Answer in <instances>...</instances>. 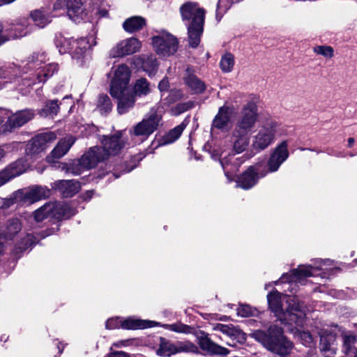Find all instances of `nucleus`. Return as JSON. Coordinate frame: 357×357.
<instances>
[{
	"mask_svg": "<svg viewBox=\"0 0 357 357\" xmlns=\"http://www.w3.org/2000/svg\"><path fill=\"white\" fill-rule=\"evenodd\" d=\"M107 158V153L102 147L93 146L89 149L81 158L71 167L70 172L79 175L82 171L95 167L98 162Z\"/></svg>",
	"mask_w": 357,
	"mask_h": 357,
	"instance_id": "nucleus-10",
	"label": "nucleus"
},
{
	"mask_svg": "<svg viewBox=\"0 0 357 357\" xmlns=\"http://www.w3.org/2000/svg\"><path fill=\"white\" fill-rule=\"evenodd\" d=\"M271 310L282 324L301 326L306 317L305 308L298 297L284 295L273 291L267 296Z\"/></svg>",
	"mask_w": 357,
	"mask_h": 357,
	"instance_id": "nucleus-1",
	"label": "nucleus"
},
{
	"mask_svg": "<svg viewBox=\"0 0 357 357\" xmlns=\"http://www.w3.org/2000/svg\"><path fill=\"white\" fill-rule=\"evenodd\" d=\"M214 331H220L227 335L232 342L236 341L238 343L243 344L245 342V334L238 327L233 324H216L213 325Z\"/></svg>",
	"mask_w": 357,
	"mask_h": 357,
	"instance_id": "nucleus-27",
	"label": "nucleus"
},
{
	"mask_svg": "<svg viewBox=\"0 0 357 357\" xmlns=\"http://www.w3.org/2000/svg\"><path fill=\"white\" fill-rule=\"evenodd\" d=\"M107 158V153L102 147L93 146L89 149L81 158L71 167L70 172L79 175L82 171L95 167L98 162Z\"/></svg>",
	"mask_w": 357,
	"mask_h": 357,
	"instance_id": "nucleus-11",
	"label": "nucleus"
},
{
	"mask_svg": "<svg viewBox=\"0 0 357 357\" xmlns=\"http://www.w3.org/2000/svg\"><path fill=\"white\" fill-rule=\"evenodd\" d=\"M343 351L346 354L354 353V357H357V349L354 347V344L357 341V338L352 334H345L343 335Z\"/></svg>",
	"mask_w": 357,
	"mask_h": 357,
	"instance_id": "nucleus-42",
	"label": "nucleus"
},
{
	"mask_svg": "<svg viewBox=\"0 0 357 357\" xmlns=\"http://www.w3.org/2000/svg\"><path fill=\"white\" fill-rule=\"evenodd\" d=\"M288 142L284 140L278 144L272 151L266 167L267 174L277 172L281 165L289 157Z\"/></svg>",
	"mask_w": 357,
	"mask_h": 357,
	"instance_id": "nucleus-16",
	"label": "nucleus"
},
{
	"mask_svg": "<svg viewBox=\"0 0 357 357\" xmlns=\"http://www.w3.org/2000/svg\"><path fill=\"white\" fill-rule=\"evenodd\" d=\"M169 86V80L167 78L162 79L158 84V89L160 91H166Z\"/></svg>",
	"mask_w": 357,
	"mask_h": 357,
	"instance_id": "nucleus-56",
	"label": "nucleus"
},
{
	"mask_svg": "<svg viewBox=\"0 0 357 357\" xmlns=\"http://www.w3.org/2000/svg\"><path fill=\"white\" fill-rule=\"evenodd\" d=\"M354 143V139L353 137H350L348 139V146L351 147Z\"/></svg>",
	"mask_w": 357,
	"mask_h": 357,
	"instance_id": "nucleus-64",
	"label": "nucleus"
},
{
	"mask_svg": "<svg viewBox=\"0 0 357 357\" xmlns=\"http://www.w3.org/2000/svg\"><path fill=\"white\" fill-rule=\"evenodd\" d=\"M1 111H5V109H0V112H1ZM6 120V116L3 115V112H0V132H3V133L6 132H3V128L4 127Z\"/></svg>",
	"mask_w": 357,
	"mask_h": 357,
	"instance_id": "nucleus-58",
	"label": "nucleus"
},
{
	"mask_svg": "<svg viewBox=\"0 0 357 357\" xmlns=\"http://www.w3.org/2000/svg\"><path fill=\"white\" fill-rule=\"evenodd\" d=\"M199 344L202 350L211 354L226 356L229 354V350L227 349L214 343L208 337H200Z\"/></svg>",
	"mask_w": 357,
	"mask_h": 357,
	"instance_id": "nucleus-31",
	"label": "nucleus"
},
{
	"mask_svg": "<svg viewBox=\"0 0 357 357\" xmlns=\"http://www.w3.org/2000/svg\"><path fill=\"white\" fill-rule=\"evenodd\" d=\"M73 42V38H66L61 36L56 37L55 44L61 54L68 53L71 55Z\"/></svg>",
	"mask_w": 357,
	"mask_h": 357,
	"instance_id": "nucleus-41",
	"label": "nucleus"
},
{
	"mask_svg": "<svg viewBox=\"0 0 357 357\" xmlns=\"http://www.w3.org/2000/svg\"><path fill=\"white\" fill-rule=\"evenodd\" d=\"M1 112H3L6 118L3 132H11L13 129L22 126L34 116V112L31 109L21 110L13 114L6 109Z\"/></svg>",
	"mask_w": 357,
	"mask_h": 357,
	"instance_id": "nucleus-17",
	"label": "nucleus"
},
{
	"mask_svg": "<svg viewBox=\"0 0 357 357\" xmlns=\"http://www.w3.org/2000/svg\"><path fill=\"white\" fill-rule=\"evenodd\" d=\"M156 354L160 356L168 357L176 354L175 344L164 337H160L159 347L156 351Z\"/></svg>",
	"mask_w": 357,
	"mask_h": 357,
	"instance_id": "nucleus-38",
	"label": "nucleus"
},
{
	"mask_svg": "<svg viewBox=\"0 0 357 357\" xmlns=\"http://www.w3.org/2000/svg\"><path fill=\"white\" fill-rule=\"evenodd\" d=\"M0 45L3 44L5 42L8 41V38H6V35L3 33H0Z\"/></svg>",
	"mask_w": 357,
	"mask_h": 357,
	"instance_id": "nucleus-61",
	"label": "nucleus"
},
{
	"mask_svg": "<svg viewBox=\"0 0 357 357\" xmlns=\"http://www.w3.org/2000/svg\"><path fill=\"white\" fill-rule=\"evenodd\" d=\"M133 91L132 94L135 98L146 96L151 92L150 84L145 78H140L135 82Z\"/></svg>",
	"mask_w": 357,
	"mask_h": 357,
	"instance_id": "nucleus-40",
	"label": "nucleus"
},
{
	"mask_svg": "<svg viewBox=\"0 0 357 357\" xmlns=\"http://www.w3.org/2000/svg\"><path fill=\"white\" fill-rule=\"evenodd\" d=\"M141 42L136 38H129L120 41L109 51L112 58L130 55L138 52L141 48Z\"/></svg>",
	"mask_w": 357,
	"mask_h": 357,
	"instance_id": "nucleus-21",
	"label": "nucleus"
},
{
	"mask_svg": "<svg viewBox=\"0 0 357 357\" xmlns=\"http://www.w3.org/2000/svg\"><path fill=\"white\" fill-rule=\"evenodd\" d=\"M98 14L102 17H108L109 13L106 9H100L98 11Z\"/></svg>",
	"mask_w": 357,
	"mask_h": 357,
	"instance_id": "nucleus-59",
	"label": "nucleus"
},
{
	"mask_svg": "<svg viewBox=\"0 0 357 357\" xmlns=\"http://www.w3.org/2000/svg\"><path fill=\"white\" fill-rule=\"evenodd\" d=\"M252 336L268 350L280 356L288 355L293 347L292 343L283 335L282 329L276 326H270L267 333L255 331Z\"/></svg>",
	"mask_w": 357,
	"mask_h": 357,
	"instance_id": "nucleus-5",
	"label": "nucleus"
},
{
	"mask_svg": "<svg viewBox=\"0 0 357 357\" xmlns=\"http://www.w3.org/2000/svg\"><path fill=\"white\" fill-rule=\"evenodd\" d=\"M58 15H59V13L52 15L46 8H41L31 12L30 17L36 26L40 28H43L51 22V18L52 17Z\"/></svg>",
	"mask_w": 357,
	"mask_h": 357,
	"instance_id": "nucleus-32",
	"label": "nucleus"
},
{
	"mask_svg": "<svg viewBox=\"0 0 357 357\" xmlns=\"http://www.w3.org/2000/svg\"><path fill=\"white\" fill-rule=\"evenodd\" d=\"M59 107L57 101L52 100L47 103L46 106L41 109L40 114L43 117H53L59 112Z\"/></svg>",
	"mask_w": 357,
	"mask_h": 357,
	"instance_id": "nucleus-45",
	"label": "nucleus"
},
{
	"mask_svg": "<svg viewBox=\"0 0 357 357\" xmlns=\"http://www.w3.org/2000/svg\"><path fill=\"white\" fill-rule=\"evenodd\" d=\"M266 175L267 171L264 164L260 162L256 163L249 167L243 174L236 178V186L244 190L250 189L256 185L259 178Z\"/></svg>",
	"mask_w": 357,
	"mask_h": 357,
	"instance_id": "nucleus-13",
	"label": "nucleus"
},
{
	"mask_svg": "<svg viewBox=\"0 0 357 357\" xmlns=\"http://www.w3.org/2000/svg\"><path fill=\"white\" fill-rule=\"evenodd\" d=\"M152 44L157 54L161 57L173 55L178 49L177 39L167 32H162L153 36Z\"/></svg>",
	"mask_w": 357,
	"mask_h": 357,
	"instance_id": "nucleus-12",
	"label": "nucleus"
},
{
	"mask_svg": "<svg viewBox=\"0 0 357 357\" xmlns=\"http://www.w3.org/2000/svg\"><path fill=\"white\" fill-rule=\"evenodd\" d=\"M93 193L94 192H93V190L87 191L85 193L84 198L85 199H89V200L93 197Z\"/></svg>",
	"mask_w": 357,
	"mask_h": 357,
	"instance_id": "nucleus-60",
	"label": "nucleus"
},
{
	"mask_svg": "<svg viewBox=\"0 0 357 357\" xmlns=\"http://www.w3.org/2000/svg\"><path fill=\"white\" fill-rule=\"evenodd\" d=\"M234 109L233 107L226 105L220 107L212 121L211 131L213 132L215 129L226 130L231 122Z\"/></svg>",
	"mask_w": 357,
	"mask_h": 357,
	"instance_id": "nucleus-25",
	"label": "nucleus"
},
{
	"mask_svg": "<svg viewBox=\"0 0 357 357\" xmlns=\"http://www.w3.org/2000/svg\"><path fill=\"white\" fill-rule=\"evenodd\" d=\"M165 328L174 332L185 334L190 333L192 330L190 326L183 324L181 322L165 325Z\"/></svg>",
	"mask_w": 357,
	"mask_h": 357,
	"instance_id": "nucleus-48",
	"label": "nucleus"
},
{
	"mask_svg": "<svg viewBox=\"0 0 357 357\" xmlns=\"http://www.w3.org/2000/svg\"><path fill=\"white\" fill-rule=\"evenodd\" d=\"M232 1L233 0H219L217 5V12L220 13H222V11L225 12L229 8Z\"/></svg>",
	"mask_w": 357,
	"mask_h": 357,
	"instance_id": "nucleus-54",
	"label": "nucleus"
},
{
	"mask_svg": "<svg viewBox=\"0 0 357 357\" xmlns=\"http://www.w3.org/2000/svg\"><path fill=\"white\" fill-rule=\"evenodd\" d=\"M253 155H245L242 157L234 158V156H230L229 158H221V156H215L213 155V158L215 160H219L220 164L222 167V169L225 172V174L228 179L229 182H231L234 180L233 176L231 174L236 172L238 170V167L248 158H251Z\"/></svg>",
	"mask_w": 357,
	"mask_h": 357,
	"instance_id": "nucleus-22",
	"label": "nucleus"
},
{
	"mask_svg": "<svg viewBox=\"0 0 357 357\" xmlns=\"http://www.w3.org/2000/svg\"><path fill=\"white\" fill-rule=\"evenodd\" d=\"M82 6L81 0H54L52 10L56 13L66 11L69 17L76 21L82 13Z\"/></svg>",
	"mask_w": 357,
	"mask_h": 357,
	"instance_id": "nucleus-20",
	"label": "nucleus"
},
{
	"mask_svg": "<svg viewBox=\"0 0 357 357\" xmlns=\"http://www.w3.org/2000/svg\"><path fill=\"white\" fill-rule=\"evenodd\" d=\"M107 357H130V356L124 351H115L109 354Z\"/></svg>",
	"mask_w": 357,
	"mask_h": 357,
	"instance_id": "nucleus-57",
	"label": "nucleus"
},
{
	"mask_svg": "<svg viewBox=\"0 0 357 357\" xmlns=\"http://www.w3.org/2000/svg\"><path fill=\"white\" fill-rule=\"evenodd\" d=\"M256 310L252 309L250 305H242L237 309L238 316L247 317L254 315Z\"/></svg>",
	"mask_w": 357,
	"mask_h": 357,
	"instance_id": "nucleus-50",
	"label": "nucleus"
},
{
	"mask_svg": "<svg viewBox=\"0 0 357 357\" xmlns=\"http://www.w3.org/2000/svg\"><path fill=\"white\" fill-rule=\"evenodd\" d=\"M185 84L195 93H202L206 89L205 84L195 75L192 68L188 67L184 75Z\"/></svg>",
	"mask_w": 357,
	"mask_h": 357,
	"instance_id": "nucleus-30",
	"label": "nucleus"
},
{
	"mask_svg": "<svg viewBox=\"0 0 357 357\" xmlns=\"http://www.w3.org/2000/svg\"><path fill=\"white\" fill-rule=\"evenodd\" d=\"M95 38L92 36L82 37L77 39L73 38L72 43L71 56L74 59H81L86 52L96 45Z\"/></svg>",
	"mask_w": 357,
	"mask_h": 357,
	"instance_id": "nucleus-23",
	"label": "nucleus"
},
{
	"mask_svg": "<svg viewBox=\"0 0 357 357\" xmlns=\"http://www.w3.org/2000/svg\"><path fill=\"white\" fill-rule=\"evenodd\" d=\"M142 60V67L149 76L155 74L158 69V62L155 56L152 54L142 55L140 57Z\"/></svg>",
	"mask_w": 357,
	"mask_h": 357,
	"instance_id": "nucleus-37",
	"label": "nucleus"
},
{
	"mask_svg": "<svg viewBox=\"0 0 357 357\" xmlns=\"http://www.w3.org/2000/svg\"><path fill=\"white\" fill-rule=\"evenodd\" d=\"M192 107V103L190 102H185V103H178L175 107L172 109V113L174 115H178Z\"/></svg>",
	"mask_w": 357,
	"mask_h": 357,
	"instance_id": "nucleus-52",
	"label": "nucleus"
},
{
	"mask_svg": "<svg viewBox=\"0 0 357 357\" xmlns=\"http://www.w3.org/2000/svg\"><path fill=\"white\" fill-rule=\"evenodd\" d=\"M258 120L257 105L254 101H249L242 107L231 134L234 152L241 153L247 149L250 144L248 134L255 128Z\"/></svg>",
	"mask_w": 357,
	"mask_h": 357,
	"instance_id": "nucleus-2",
	"label": "nucleus"
},
{
	"mask_svg": "<svg viewBox=\"0 0 357 357\" xmlns=\"http://www.w3.org/2000/svg\"><path fill=\"white\" fill-rule=\"evenodd\" d=\"M162 116L161 112L152 107L146 113L142 120L130 130L132 137H139L142 141L146 139L162 125Z\"/></svg>",
	"mask_w": 357,
	"mask_h": 357,
	"instance_id": "nucleus-9",
	"label": "nucleus"
},
{
	"mask_svg": "<svg viewBox=\"0 0 357 357\" xmlns=\"http://www.w3.org/2000/svg\"><path fill=\"white\" fill-rule=\"evenodd\" d=\"M31 31L29 20L26 17H20L6 26L0 23V33H3L8 40L25 36Z\"/></svg>",
	"mask_w": 357,
	"mask_h": 357,
	"instance_id": "nucleus-15",
	"label": "nucleus"
},
{
	"mask_svg": "<svg viewBox=\"0 0 357 357\" xmlns=\"http://www.w3.org/2000/svg\"><path fill=\"white\" fill-rule=\"evenodd\" d=\"M75 141V137L72 135H67L61 139L54 149L51 151L50 154L47 156V162L49 163H54L56 160L62 158L68 152Z\"/></svg>",
	"mask_w": 357,
	"mask_h": 357,
	"instance_id": "nucleus-24",
	"label": "nucleus"
},
{
	"mask_svg": "<svg viewBox=\"0 0 357 357\" xmlns=\"http://www.w3.org/2000/svg\"><path fill=\"white\" fill-rule=\"evenodd\" d=\"M102 150L106 151L107 156L116 155L125 146V142L121 139V134L117 133L112 136H103L101 139Z\"/></svg>",
	"mask_w": 357,
	"mask_h": 357,
	"instance_id": "nucleus-26",
	"label": "nucleus"
},
{
	"mask_svg": "<svg viewBox=\"0 0 357 357\" xmlns=\"http://www.w3.org/2000/svg\"><path fill=\"white\" fill-rule=\"evenodd\" d=\"M330 264L329 259H315L313 264L300 265L290 273H284L280 278V280L282 282H287L290 287L296 286L297 283L303 284V281L306 278L319 275L324 278V276L321 273H317V271L322 270L324 266L330 265Z\"/></svg>",
	"mask_w": 357,
	"mask_h": 357,
	"instance_id": "nucleus-8",
	"label": "nucleus"
},
{
	"mask_svg": "<svg viewBox=\"0 0 357 357\" xmlns=\"http://www.w3.org/2000/svg\"><path fill=\"white\" fill-rule=\"evenodd\" d=\"M36 242V238L31 234H27L26 238L23 239L22 242L19 245V249L22 250H26L31 245L34 244Z\"/></svg>",
	"mask_w": 357,
	"mask_h": 357,
	"instance_id": "nucleus-53",
	"label": "nucleus"
},
{
	"mask_svg": "<svg viewBox=\"0 0 357 357\" xmlns=\"http://www.w3.org/2000/svg\"><path fill=\"white\" fill-rule=\"evenodd\" d=\"M182 20L188 26L190 46L197 47L200 41L205 12L195 3L188 2L180 8Z\"/></svg>",
	"mask_w": 357,
	"mask_h": 357,
	"instance_id": "nucleus-4",
	"label": "nucleus"
},
{
	"mask_svg": "<svg viewBox=\"0 0 357 357\" xmlns=\"http://www.w3.org/2000/svg\"><path fill=\"white\" fill-rule=\"evenodd\" d=\"M96 108L102 114H107L110 112L112 109V103L109 96L107 95L100 96Z\"/></svg>",
	"mask_w": 357,
	"mask_h": 357,
	"instance_id": "nucleus-44",
	"label": "nucleus"
},
{
	"mask_svg": "<svg viewBox=\"0 0 357 357\" xmlns=\"http://www.w3.org/2000/svg\"><path fill=\"white\" fill-rule=\"evenodd\" d=\"M52 188L58 190L63 197H72L79 192L81 186L75 180H59L52 184Z\"/></svg>",
	"mask_w": 357,
	"mask_h": 357,
	"instance_id": "nucleus-28",
	"label": "nucleus"
},
{
	"mask_svg": "<svg viewBox=\"0 0 357 357\" xmlns=\"http://www.w3.org/2000/svg\"><path fill=\"white\" fill-rule=\"evenodd\" d=\"M29 166L30 162L26 157L20 158L11 163L9 166L0 172V187L10 179L25 172Z\"/></svg>",
	"mask_w": 357,
	"mask_h": 357,
	"instance_id": "nucleus-19",
	"label": "nucleus"
},
{
	"mask_svg": "<svg viewBox=\"0 0 357 357\" xmlns=\"http://www.w3.org/2000/svg\"><path fill=\"white\" fill-rule=\"evenodd\" d=\"M314 52L323 56L331 59L334 55L333 48L327 45H317L314 47Z\"/></svg>",
	"mask_w": 357,
	"mask_h": 357,
	"instance_id": "nucleus-49",
	"label": "nucleus"
},
{
	"mask_svg": "<svg viewBox=\"0 0 357 357\" xmlns=\"http://www.w3.org/2000/svg\"><path fill=\"white\" fill-rule=\"evenodd\" d=\"M185 126L186 125L184 123H181L180 125L176 126L162 137L159 145L162 146L174 142L178 139Z\"/></svg>",
	"mask_w": 357,
	"mask_h": 357,
	"instance_id": "nucleus-39",
	"label": "nucleus"
},
{
	"mask_svg": "<svg viewBox=\"0 0 357 357\" xmlns=\"http://www.w3.org/2000/svg\"><path fill=\"white\" fill-rule=\"evenodd\" d=\"M157 322L149 320L128 317L123 319L122 318L115 317L109 319L106 322L107 329H114L122 328L127 330H137L151 328L155 326Z\"/></svg>",
	"mask_w": 357,
	"mask_h": 357,
	"instance_id": "nucleus-14",
	"label": "nucleus"
},
{
	"mask_svg": "<svg viewBox=\"0 0 357 357\" xmlns=\"http://www.w3.org/2000/svg\"><path fill=\"white\" fill-rule=\"evenodd\" d=\"M15 0H0V6L6 5L13 3Z\"/></svg>",
	"mask_w": 357,
	"mask_h": 357,
	"instance_id": "nucleus-62",
	"label": "nucleus"
},
{
	"mask_svg": "<svg viewBox=\"0 0 357 357\" xmlns=\"http://www.w3.org/2000/svg\"><path fill=\"white\" fill-rule=\"evenodd\" d=\"M284 132L285 128L280 123L275 119H267L252 137V150L256 152L265 150L274 142L277 136Z\"/></svg>",
	"mask_w": 357,
	"mask_h": 357,
	"instance_id": "nucleus-6",
	"label": "nucleus"
},
{
	"mask_svg": "<svg viewBox=\"0 0 357 357\" xmlns=\"http://www.w3.org/2000/svg\"><path fill=\"white\" fill-rule=\"evenodd\" d=\"M21 229V223L17 218L8 220L6 230L4 231L5 238L11 239Z\"/></svg>",
	"mask_w": 357,
	"mask_h": 357,
	"instance_id": "nucleus-43",
	"label": "nucleus"
},
{
	"mask_svg": "<svg viewBox=\"0 0 357 357\" xmlns=\"http://www.w3.org/2000/svg\"><path fill=\"white\" fill-rule=\"evenodd\" d=\"M176 354L181 352H196L197 347L190 342H177L175 343Z\"/></svg>",
	"mask_w": 357,
	"mask_h": 357,
	"instance_id": "nucleus-47",
	"label": "nucleus"
},
{
	"mask_svg": "<svg viewBox=\"0 0 357 357\" xmlns=\"http://www.w3.org/2000/svg\"><path fill=\"white\" fill-rule=\"evenodd\" d=\"M55 208V203H46L34 212L33 215L35 220L36 222H41L49 216H52L54 218Z\"/></svg>",
	"mask_w": 357,
	"mask_h": 357,
	"instance_id": "nucleus-36",
	"label": "nucleus"
},
{
	"mask_svg": "<svg viewBox=\"0 0 357 357\" xmlns=\"http://www.w3.org/2000/svg\"><path fill=\"white\" fill-rule=\"evenodd\" d=\"M54 218L56 219H67L75 215L77 211L70 204L54 202Z\"/></svg>",
	"mask_w": 357,
	"mask_h": 357,
	"instance_id": "nucleus-35",
	"label": "nucleus"
},
{
	"mask_svg": "<svg viewBox=\"0 0 357 357\" xmlns=\"http://www.w3.org/2000/svg\"><path fill=\"white\" fill-rule=\"evenodd\" d=\"M46 56L44 53L34 54L29 68H35V71L29 76H25L23 81L24 84L31 86L37 83L45 82L50 77L52 76L58 70V65L54 63H45Z\"/></svg>",
	"mask_w": 357,
	"mask_h": 357,
	"instance_id": "nucleus-7",
	"label": "nucleus"
},
{
	"mask_svg": "<svg viewBox=\"0 0 357 357\" xmlns=\"http://www.w3.org/2000/svg\"><path fill=\"white\" fill-rule=\"evenodd\" d=\"M320 350L326 355L335 354L337 351L336 335L335 333L324 329L319 333Z\"/></svg>",
	"mask_w": 357,
	"mask_h": 357,
	"instance_id": "nucleus-29",
	"label": "nucleus"
},
{
	"mask_svg": "<svg viewBox=\"0 0 357 357\" xmlns=\"http://www.w3.org/2000/svg\"><path fill=\"white\" fill-rule=\"evenodd\" d=\"M295 334L305 345H308L312 342V337L309 332L297 330Z\"/></svg>",
	"mask_w": 357,
	"mask_h": 357,
	"instance_id": "nucleus-51",
	"label": "nucleus"
},
{
	"mask_svg": "<svg viewBox=\"0 0 357 357\" xmlns=\"http://www.w3.org/2000/svg\"><path fill=\"white\" fill-rule=\"evenodd\" d=\"M146 26V20L141 16H133L126 19L123 28L128 33H134L139 31Z\"/></svg>",
	"mask_w": 357,
	"mask_h": 357,
	"instance_id": "nucleus-34",
	"label": "nucleus"
},
{
	"mask_svg": "<svg viewBox=\"0 0 357 357\" xmlns=\"http://www.w3.org/2000/svg\"><path fill=\"white\" fill-rule=\"evenodd\" d=\"M50 195V190L45 187L35 186L30 188L24 195L26 202L33 203L42 199L48 197Z\"/></svg>",
	"mask_w": 357,
	"mask_h": 357,
	"instance_id": "nucleus-33",
	"label": "nucleus"
},
{
	"mask_svg": "<svg viewBox=\"0 0 357 357\" xmlns=\"http://www.w3.org/2000/svg\"><path fill=\"white\" fill-rule=\"evenodd\" d=\"M5 155V151L1 147H0V161L4 158Z\"/></svg>",
	"mask_w": 357,
	"mask_h": 357,
	"instance_id": "nucleus-63",
	"label": "nucleus"
},
{
	"mask_svg": "<svg viewBox=\"0 0 357 357\" xmlns=\"http://www.w3.org/2000/svg\"><path fill=\"white\" fill-rule=\"evenodd\" d=\"M11 71L8 68H0V78H8L11 79Z\"/></svg>",
	"mask_w": 357,
	"mask_h": 357,
	"instance_id": "nucleus-55",
	"label": "nucleus"
},
{
	"mask_svg": "<svg viewBox=\"0 0 357 357\" xmlns=\"http://www.w3.org/2000/svg\"><path fill=\"white\" fill-rule=\"evenodd\" d=\"M130 70L126 64L118 66L110 81V94L117 100V111L123 114L132 109L136 100L129 87Z\"/></svg>",
	"mask_w": 357,
	"mask_h": 357,
	"instance_id": "nucleus-3",
	"label": "nucleus"
},
{
	"mask_svg": "<svg viewBox=\"0 0 357 357\" xmlns=\"http://www.w3.org/2000/svg\"><path fill=\"white\" fill-rule=\"evenodd\" d=\"M56 138L53 132H47L39 134L31 139L27 144L26 153L27 155H36L45 150L49 144L52 143Z\"/></svg>",
	"mask_w": 357,
	"mask_h": 357,
	"instance_id": "nucleus-18",
	"label": "nucleus"
},
{
	"mask_svg": "<svg viewBox=\"0 0 357 357\" xmlns=\"http://www.w3.org/2000/svg\"><path fill=\"white\" fill-rule=\"evenodd\" d=\"M234 64V59L232 54H225L220 61V68L223 72L229 73L231 71Z\"/></svg>",
	"mask_w": 357,
	"mask_h": 357,
	"instance_id": "nucleus-46",
	"label": "nucleus"
}]
</instances>
